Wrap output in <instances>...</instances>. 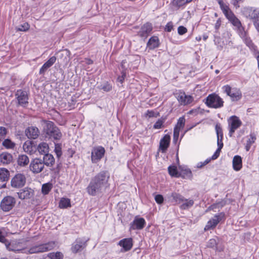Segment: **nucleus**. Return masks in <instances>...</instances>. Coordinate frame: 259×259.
<instances>
[{
    "label": "nucleus",
    "instance_id": "14",
    "mask_svg": "<svg viewBox=\"0 0 259 259\" xmlns=\"http://www.w3.org/2000/svg\"><path fill=\"white\" fill-rule=\"evenodd\" d=\"M146 224L145 219L143 218L136 217L134 221L130 224V230H142Z\"/></svg>",
    "mask_w": 259,
    "mask_h": 259
},
{
    "label": "nucleus",
    "instance_id": "33",
    "mask_svg": "<svg viewBox=\"0 0 259 259\" xmlns=\"http://www.w3.org/2000/svg\"><path fill=\"white\" fill-rule=\"evenodd\" d=\"M29 162V158L25 155H19L17 158V164L21 166L27 165Z\"/></svg>",
    "mask_w": 259,
    "mask_h": 259
},
{
    "label": "nucleus",
    "instance_id": "16",
    "mask_svg": "<svg viewBox=\"0 0 259 259\" xmlns=\"http://www.w3.org/2000/svg\"><path fill=\"white\" fill-rule=\"evenodd\" d=\"M186 119L184 116L180 117L177 121V123L174 129V139L177 140L179 138L180 132L185 124Z\"/></svg>",
    "mask_w": 259,
    "mask_h": 259
},
{
    "label": "nucleus",
    "instance_id": "2",
    "mask_svg": "<svg viewBox=\"0 0 259 259\" xmlns=\"http://www.w3.org/2000/svg\"><path fill=\"white\" fill-rule=\"evenodd\" d=\"M218 4L226 18L236 28V30L239 36L241 38L245 37L248 34L247 32L245 30L240 20L235 16L229 6L222 0H219Z\"/></svg>",
    "mask_w": 259,
    "mask_h": 259
},
{
    "label": "nucleus",
    "instance_id": "62",
    "mask_svg": "<svg viewBox=\"0 0 259 259\" xmlns=\"http://www.w3.org/2000/svg\"><path fill=\"white\" fill-rule=\"evenodd\" d=\"M241 1H242V0H233L232 4L234 7H236V8H238L240 7L239 5V3Z\"/></svg>",
    "mask_w": 259,
    "mask_h": 259
},
{
    "label": "nucleus",
    "instance_id": "40",
    "mask_svg": "<svg viewBox=\"0 0 259 259\" xmlns=\"http://www.w3.org/2000/svg\"><path fill=\"white\" fill-rule=\"evenodd\" d=\"M48 257L50 259H63L64 255L63 254L60 252H53L48 254Z\"/></svg>",
    "mask_w": 259,
    "mask_h": 259
},
{
    "label": "nucleus",
    "instance_id": "38",
    "mask_svg": "<svg viewBox=\"0 0 259 259\" xmlns=\"http://www.w3.org/2000/svg\"><path fill=\"white\" fill-rule=\"evenodd\" d=\"M9 171L5 168H0V181L5 182L8 180Z\"/></svg>",
    "mask_w": 259,
    "mask_h": 259
},
{
    "label": "nucleus",
    "instance_id": "36",
    "mask_svg": "<svg viewBox=\"0 0 259 259\" xmlns=\"http://www.w3.org/2000/svg\"><path fill=\"white\" fill-rule=\"evenodd\" d=\"M168 172L169 175L172 177L180 178V172L175 165H170L168 167Z\"/></svg>",
    "mask_w": 259,
    "mask_h": 259
},
{
    "label": "nucleus",
    "instance_id": "43",
    "mask_svg": "<svg viewBox=\"0 0 259 259\" xmlns=\"http://www.w3.org/2000/svg\"><path fill=\"white\" fill-rule=\"evenodd\" d=\"M26 183V178L22 174H17V187L23 186Z\"/></svg>",
    "mask_w": 259,
    "mask_h": 259
},
{
    "label": "nucleus",
    "instance_id": "21",
    "mask_svg": "<svg viewBox=\"0 0 259 259\" xmlns=\"http://www.w3.org/2000/svg\"><path fill=\"white\" fill-rule=\"evenodd\" d=\"M26 135L29 139H35L39 134V131L36 127H28L25 131Z\"/></svg>",
    "mask_w": 259,
    "mask_h": 259
},
{
    "label": "nucleus",
    "instance_id": "57",
    "mask_svg": "<svg viewBox=\"0 0 259 259\" xmlns=\"http://www.w3.org/2000/svg\"><path fill=\"white\" fill-rule=\"evenodd\" d=\"M223 139V138H217L218 149H222L223 148L224 146Z\"/></svg>",
    "mask_w": 259,
    "mask_h": 259
},
{
    "label": "nucleus",
    "instance_id": "35",
    "mask_svg": "<svg viewBox=\"0 0 259 259\" xmlns=\"http://www.w3.org/2000/svg\"><path fill=\"white\" fill-rule=\"evenodd\" d=\"M183 203L180 205V208L182 210L188 209L192 207L194 203V200L193 199H187L184 198Z\"/></svg>",
    "mask_w": 259,
    "mask_h": 259
},
{
    "label": "nucleus",
    "instance_id": "23",
    "mask_svg": "<svg viewBox=\"0 0 259 259\" xmlns=\"http://www.w3.org/2000/svg\"><path fill=\"white\" fill-rule=\"evenodd\" d=\"M159 45L160 42L158 37L157 36H153L149 38L147 44V47L149 50H154L159 47Z\"/></svg>",
    "mask_w": 259,
    "mask_h": 259
},
{
    "label": "nucleus",
    "instance_id": "6",
    "mask_svg": "<svg viewBox=\"0 0 259 259\" xmlns=\"http://www.w3.org/2000/svg\"><path fill=\"white\" fill-rule=\"evenodd\" d=\"M222 90L232 102L239 101L242 98V92L239 88H232L229 84H226L222 87Z\"/></svg>",
    "mask_w": 259,
    "mask_h": 259
},
{
    "label": "nucleus",
    "instance_id": "10",
    "mask_svg": "<svg viewBox=\"0 0 259 259\" xmlns=\"http://www.w3.org/2000/svg\"><path fill=\"white\" fill-rule=\"evenodd\" d=\"M105 153V148L101 146L95 147L92 150L91 160L94 163H96L100 161L104 156Z\"/></svg>",
    "mask_w": 259,
    "mask_h": 259
},
{
    "label": "nucleus",
    "instance_id": "19",
    "mask_svg": "<svg viewBox=\"0 0 259 259\" xmlns=\"http://www.w3.org/2000/svg\"><path fill=\"white\" fill-rule=\"evenodd\" d=\"M170 142V137L168 134L165 135L159 142V150L162 153H165Z\"/></svg>",
    "mask_w": 259,
    "mask_h": 259
},
{
    "label": "nucleus",
    "instance_id": "13",
    "mask_svg": "<svg viewBox=\"0 0 259 259\" xmlns=\"http://www.w3.org/2000/svg\"><path fill=\"white\" fill-rule=\"evenodd\" d=\"M29 168L34 174L39 173L44 168V163L41 159L35 158L31 161Z\"/></svg>",
    "mask_w": 259,
    "mask_h": 259
},
{
    "label": "nucleus",
    "instance_id": "41",
    "mask_svg": "<svg viewBox=\"0 0 259 259\" xmlns=\"http://www.w3.org/2000/svg\"><path fill=\"white\" fill-rule=\"evenodd\" d=\"M166 118L165 117H161L160 118L158 119L156 122L154 123L153 125V128L154 129H160L162 127H163V124L165 121Z\"/></svg>",
    "mask_w": 259,
    "mask_h": 259
},
{
    "label": "nucleus",
    "instance_id": "20",
    "mask_svg": "<svg viewBox=\"0 0 259 259\" xmlns=\"http://www.w3.org/2000/svg\"><path fill=\"white\" fill-rule=\"evenodd\" d=\"M118 244L123 248L124 251H128L133 247V240L132 238H124L120 240Z\"/></svg>",
    "mask_w": 259,
    "mask_h": 259
},
{
    "label": "nucleus",
    "instance_id": "55",
    "mask_svg": "<svg viewBox=\"0 0 259 259\" xmlns=\"http://www.w3.org/2000/svg\"><path fill=\"white\" fill-rule=\"evenodd\" d=\"M121 75L118 76L117 78V81L120 82L121 83H122L124 82V80L125 79V78L126 77V73L124 71H122Z\"/></svg>",
    "mask_w": 259,
    "mask_h": 259
},
{
    "label": "nucleus",
    "instance_id": "9",
    "mask_svg": "<svg viewBox=\"0 0 259 259\" xmlns=\"http://www.w3.org/2000/svg\"><path fill=\"white\" fill-rule=\"evenodd\" d=\"M89 239L84 238H77L72 244L71 251L74 253L80 252L86 248Z\"/></svg>",
    "mask_w": 259,
    "mask_h": 259
},
{
    "label": "nucleus",
    "instance_id": "52",
    "mask_svg": "<svg viewBox=\"0 0 259 259\" xmlns=\"http://www.w3.org/2000/svg\"><path fill=\"white\" fill-rule=\"evenodd\" d=\"M155 200L157 204H161L163 202V197L161 194H157L155 196Z\"/></svg>",
    "mask_w": 259,
    "mask_h": 259
},
{
    "label": "nucleus",
    "instance_id": "8",
    "mask_svg": "<svg viewBox=\"0 0 259 259\" xmlns=\"http://www.w3.org/2000/svg\"><path fill=\"white\" fill-rule=\"evenodd\" d=\"M229 127V135L232 137L236 130L239 128L242 123L239 118L236 115H232L228 119Z\"/></svg>",
    "mask_w": 259,
    "mask_h": 259
},
{
    "label": "nucleus",
    "instance_id": "22",
    "mask_svg": "<svg viewBox=\"0 0 259 259\" xmlns=\"http://www.w3.org/2000/svg\"><path fill=\"white\" fill-rule=\"evenodd\" d=\"M33 192L31 189L25 188L17 192V195L21 199H29L32 195Z\"/></svg>",
    "mask_w": 259,
    "mask_h": 259
},
{
    "label": "nucleus",
    "instance_id": "27",
    "mask_svg": "<svg viewBox=\"0 0 259 259\" xmlns=\"http://www.w3.org/2000/svg\"><path fill=\"white\" fill-rule=\"evenodd\" d=\"M23 148L25 152L30 154L33 153L35 151V147L32 141H26L23 145Z\"/></svg>",
    "mask_w": 259,
    "mask_h": 259
},
{
    "label": "nucleus",
    "instance_id": "37",
    "mask_svg": "<svg viewBox=\"0 0 259 259\" xmlns=\"http://www.w3.org/2000/svg\"><path fill=\"white\" fill-rule=\"evenodd\" d=\"M171 197L176 204H180L184 201V197L179 193L176 192L172 193Z\"/></svg>",
    "mask_w": 259,
    "mask_h": 259
},
{
    "label": "nucleus",
    "instance_id": "59",
    "mask_svg": "<svg viewBox=\"0 0 259 259\" xmlns=\"http://www.w3.org/2000/svg\"><path fill=\"white\" fill-rule=\"evenodd\" d=\"M221 23H222V21H221V18H219L215 23V25H214V28L215 30H218L219 29L221 25Z\"/></svg>",
    "mask_w": 259,
    "mask_h": 259
},
{
    "label": "nucleus",
    "instance_id": "64",
    "mask_svg": "<svg viewBox=\"0 0 259 259\" xmlns=\"http://www.w3.org/2000/svg\"><path fill=\"white\" fill-rule=\"evenodd\" d=\"M16 175H15L14 177V178L12 179V180L11 181L12 186L14 187V188H16Z\"/></svg>",
    "mask_w": 259,
    "mask_h": 259
},
{
    "label": "nucleus",
    "instance_id": "5",
    "mask_svg": "<svg viewBox=\"0 0 259 259\" xmlns=\"http://www.w3.org/2000/svg\"><path fill=\"white\" fill-rule=\"evenodd\" d=\"M45 130L47 137L51 140H60L62 138V134L60 130L52 121L47 122Z\"/></svg>",
    "mask_w": 259,
    "mask_h": 259
},
{
    "label": "nucleus",
    "instance_id": "29",
    "mask_svg": "<svg viewBox=\"0 0 259 259\" xmlns=\"http://www.w3.org/2000/svg\"><path fill=\"white\" fill-rule=\"evenodd\" d=\"M49 146L48 144L45 142L40 143L37 147L38 152L42 155H45L48 153Z\"/></svg>",
    "mask_w": 259,
    "mask_h": 259
},
{
    "label": "nucleus",
    "instance_id": "45",
    "mask_svg": "<svg viewBox=\"0 0 259 259\" xmlns=\"http://www.w3.org/2000/svg\"><path fill=\"white\" fill-rule=\"evenodd\" d=\"M57 156L59 158L62 155V147L60 144H56L55 146L54 150Z\"/></svg>",
    "mask_w": 259,
    "mask_h": 259
},
{
    "label": "nucleus",
    "instance_id": "54",
    "mask_svg": "<svg viewBox=\"0 0 259 259\" xmlns=\"http://www.w3.org/2000/svg\"><path fill=\"white\" fill-rule=\"evenodd\" d=\"M102 89L104 91L108 92L111 90L112 86L110 83L107 82L102 86Z\"/></svg>",
    "mask_w": 259,
    "mask_h": 259
},
{
    "label": "nucleus",
    "instance_id": "34",
    "mask_svg": "<svg viewBox=\"0 0 259 259\" xmlns=\"http://www.w3.org/2000/svg\"><path fill=\"white\" fill-rule=\"evenodd\" d=\"M179 175L180 177H181L183 179L191 178L192 177V171L189 168H181Z\"/></svg>",
    "mask_w": 259,
    "mask_h": 259
},
{
    "label": "nucleus",
    "instance_id": "49",
    "mask_svg": "<svg viewBox=\"0 0 259 259\" xmlns=\"http://www.w3.org/2000/svg\"><path fill=\"white\" fill-rule=\"evenodd\" d=\"M174 25L171 21H169L166 24L164 27V30L166 32H170L173 30Z\"/></svg>",
    "mask_w": 259,
    "mask_h": 259
},
{
    "label": "nucleus",
    "instance_id": "30",
    "mask_svg": "<svg viewBox=\"0 0 259 259\" xmlns=\"http://www.w3.org/2000/svg\"><path fill=\"white\" fill-rule=\"evenodd\" d=\"M12 160V156L8 153L4 152L0 155V161L3 164H8Z\"/></svg>",
    "mask_w": 259,
    "mask_h": 259
},
{
    "label": "nucleus",
    "instance_id": "60",
    "mask_svg": "<svg viewBox=\"0 0 259 259\" xmlns=\"http://www.w3.org/2000/svg\"><path fill=\"white\" fill-rule=\"evenodd\" d=\"M221 149H217L213 155L212 156V159H216L220 155Z\"/></svg>",
    "mask_w": 259,
    "mask_h": 259
},
{
    "label": "nucleus",
    "instance_id": "46",
    "mask_svg": "<svg viewBox=\"0 0 259 259\" xmlns=\"http://www.w3.org/2000/svg\"><path fill=\"white\" fill-rule=\"evenodd\" d=\"M5 245L7 248L10 251H15L16 246L14 242H8V241H5Z\"/></svg>",
    "mask_w": 259,
    "mask_h": 259
},
{
    "label": "nucleus",
    "instance_id": "12",
    "mask_svg": "<svg viewBox=\"0 0 259 259\" xmlns=\"http://www.w3.org/2000/svg\"><path fill=\"white\" fill-rule=\"evenodd\" d=\"M16 201L15 198L11 196L5 197L1 202L0 207L4 211L10 210L14 206Z\"/></svg>",
    "mask_w": 259,
    "mask_h": 259
},
{
    "label": "nucleus",
    "instance_id": "26",
    "mask_svg": "<svg viewBox=\"0 0 259 259\" xmlns=\"http://www.w3.org/2000/svg\"><path fill=\"white\" fill-rule=\"evenodd\" d=\"M233 167L236 171L240 170L242 167V158L239 155H235L233 159Z\"/></svg>",
    "mask_w": 259,
    "mask_h": 259
},
{
    "label": "nucleus",
    "instance_id": "39",
    "mask_svg": "<svg viewBox=\"0 0 259 259\" xmlns=\"http://www.w3.org/2000/svg\"><path fill=\"white\" fill-rule=\"evenodd\" d=\"M53 188V184L51 183L44 184L41 187V193L44 195H48Z\"/></svg>",
    "mask_w": 259,
    "mask_h": 259
},
{
    "label": "nucleus",
    "instance_id": "25",
    "mask_svg": "<svg viewBox=\"0 0 259 259\" xmlns=\"http://www.w3.org/2000/svg\"><path fill=\"white\" fill-rule=\"evenodd\" d=\"M242 39L246 45L250 49L251 51L253 52V53L258 51L257 46L253 44L248 34L246 35L245 37L242 38Z\"/></svg>",
    "mask_w": 259,
    "mask_h": 259
},
{
    "label": "nucleus",
    "instance_id": "53",
    "mask_svg": "<svg viewBox=\"0 0 259 259\" xmlns=\"http://www.w3.org/2000/svg\"><path fill=\"white\" fill-rule=\"evenodd\" d=\"M187 29L183 26H180L178 28V33L181 35L187 33Z\"/></svg>",
    "mask_w": 259,
    "mask_h": 259
},
{
    "label": "nucleus",
    "instance_id": "63",
    "mask_svg": "<svg viewBox=\"0 0 259 259\" xmlns=\"http://www.w3.org/2000/svg\"><path fill=\"white\" fill-rule=\"evenodd\" d=\"M253 55L256 58L257 61V67L259 70V51L255 52V53H254Z\"/></svg>",
    "mask_w": 259,
    "mask_h": 259
},
{
    "label": "nucleus",
    "instance_id": "3",
    "mask_svg": "<svg viewBox=\"0 0 259 259\" xmlns=\"http://www.w3.org/2000/svg\"><path fill=\"white\" fill-rule=\"evenodd\" d=\"M57 245L55 241H51L45 243L39 244L30 247L28 252L30 254L48 252L54 249Z\"/></svg>",
    "mask_w": 259,
    "mask_h": 259
},
{
    "label": "nucleus",
    "instance_id": "56",
    "mask_svg": "<svg viewBox=\"0 0 259 259\" xmlns=\"http://www.w3.org/2000/svg\"><path fill=\"white\" fill-rule=\"evenodd\" d=\"M198 112L199 108L192 109L187 112V114L196 115L198 114Z\"/></svg>",
    "mask_w": 259,
    "mask_h": 259
},
{
    "label": "nucleus",
    "instance_id": "18",
    "mask_svg": "<svg viewBox=\"0 0 259 259\" xmlns=\"http://www.w3.org/2000/svg\"><path fill=\"white\" fill-rule=\"evenodd\" d=\"M153 29L152 25L149 22L145 23L138 32V35L141 37L147 38L151 33Z\"/></svg>",
    "mask_w": 259,
    "mask_h": 259
},
{
    "label": "nucleus",
    "instance_id": "31",
    "mask_svg": "<svg viewBox=\"0 0 259 259\" xmlns=\"http://www.w3.org/2000/svg\"><path fill=\"white\" fill-rule=\"evenodd\" d=\"M71 206L70 199L67 198H62L59 202V207L62 209L67 208Z\"/></svg>",
    "mask_w": 259,
    "mask_h": 259
},
{
    "label": "nucleus",
    "instance_id": "44",
    "mask_svg": "<svg viewBox=\"0 0 259 259\" xmlns=\"http://www.w3.org/2000/svg\"><path fill=\"white\" fill-rule=\"evenodd\" d=\"M217 138H223V132L220 124L217 123L215 126Z\"/></svg>",
    "mask_w": 259,
    "mask_h": 259
},
{
    "label": "nucleus",
    "instance_id": "58",
    "mask_svg": "<svg viewBox=\"0 0 259 259\" xmlns=\"http://www.w3.org/2000/svg\"><path fill=\"white\" fill-rule=\"evenodd\" d=\"M174 2L175 3V5L179 7L182 6L185 3H186L185 2V0H174Z\"/></svg>",
    "mask_w": 259,
    "mask_h": 259
},
{
    "label": "nucleus",
    "instance_id": "7",
    "mask_svg": "<svg viewBox=\"0 0 259 259\" xmlns=\"http://www.w3.org/2000/svg\"><path fill=\"white\" fill-rule=\"evenodd\" d=\"M225 219V214L224 212L215 214L207 222L204 228V230L205 231H207L214 230L221 222L224 221Z\"/></svg>",
    "mask_w": 259,
    "mask_h": 259
},
{
    "label": "nucleus",
    "instance_id": "1",
    "mask_svg": "<svg viewBox=\"0 0 259 259\" xmlns=\"http://www.w3.org/2000/svg\"><path fill=\"white\" fill-rule=\"evenodd\" d=\"M110 176L106 171H102L93 178L87 188L88 194L92 196L96 195L97 192L100 191L103 188L109 187L108 181Z\"/></svg>",
    "mask_w": 259,
    "mask_h": 259
},
{
    "label": "nucleus",
    "instance_id": "28",
    "mask_svg": "<svg viewBox=\"0 0 259 259\" xmlns=\"http://www.w3.org/2000/svg\"><path fill=\"white\" fill-rule=\"evenodd\" d=\"M55 158L53 155L49 153L44 155L42 160L44 165L52 166L55 163Z\"/></svg>",
    "mask_w": 259,
    "mask_h": 259
},
{
    "label": "nucleus",
    "instance_id": "50",
    "mask_svg": "<svg viewBox=\"0 0 259 259\" xmlns=\"http://www.w3.org/2000/svg\"><path fill=\"white\" fill-rule=\"evenodd\" d=\"M7 133V129L5 127L0 126V141L5 138Z\"/></svg>",
    "mask_w": 259,
    "mask_h": 259
},
{
    "label": "nucleus",
    "instance_id": "24",
    "mask_svg": "<svg viewBox=\"0 0 259 259\" xmlns=\"http://www.w3.org/2000/svg\"><path fill=\"white\" fill-rule=\"evenodd\" d=\"M57 58L55 56L51 57L39 69V74H43L49 68L52 66L56 61Z\"/></svg>",
    "mask_w": 259,
    "mask_h": 259
},
{
    "label": "nucleus",
    "instance_id": "47",
    "mask_svg": "<svg viewBox=\"0 0 259 259\" xmlns=\"http://www.w3.org/2000/svg\"><path fill=\"white\" fill-rule=\"evenodd\" d=\"M217 242L215 239L212 238L210 239L207 242V247L208 248H214L217 247Z\"/></svg>",
    "mask_w": 259,
    "mask_h": 259
},
{
    "label": "nucleus",
    "instance_id": "51",
    "mask_svg": "<svg viewBox=\"0 0 259 259\" xmlns=\"http://www.w3.org/2000/svg\"><path fill=\"white\" fill-rule=\"evenodd\" d=\"M159 113H158L156 115L154 111L150 110H148L145 114L146 117H148L149 118L153 117H157Z\"/></svg>",
    "mask_w": 259,
    "mask_h": 259
},
{
    "label": "nucleus",
    "instance_id": "15",
    "mask_svg": "<svg viewBox=\"0 0 259 259\" xmlns=\"http://www.w3.org/2000/svg\"><path fill=\"white\" fill-rule=\"evenodd\" d=\"M28 94L25 91H17V102L22 107H25L28 104Z\"/></svg>",
    "mask_w": 259,
    "mask_h": 259
},
{
    "label": "nucleus",
    "instance_id": "4",
    "mask_svg": "<svg viewBox=\"0 0 259 259\" xmlns=\"http://www.w3.org/2000/svg\"><path fill=\"white\" fill-rule=\"evenodd\" d=\"M204 103L209 108L218 109L224 106V101L218 94L213 93L208 95Z\"/></svg>",
    "mask_w": 259,
    "mask_h": 259
},
{
    "label": "nucleus",
    "instance_id": "32",
    "mask_svg": "<svg viewBox=\"0 0 259 259\" xmlns=\"http://www.w3.org/2000/svg\"><path fill=\"white\" fill-rule=\"evenodd\" d=\"M256 136L254 134H250L249 137L246 141L245 148L246 151H249L250 149L251 145L255 143L256 140Z\"/></svg>",
    "mask_w": 259,
    "mask_h": 259
},
{
    "label": "nucleus",
    "instance_id": "42",
    "mask_svg": "<svg viewBox=\"0 0 259 259\" xmlns=\"http://www.w3.org/2000/svg\"><path fill=\"white\" fill-rule=\"evenodd\" d=\"M2 145L6 149H13L15 146V143L9 139H5Z\"/></svg>",
    "mask_w": 259,
    "mask_h": 259
},
{
    "label": "nucleus",
    "instance_id": "11",
    "mask_svg": "<svg viewBox=\"0 0 259 259\" xmlns=\"http://www.w3.org/2000/svg\"><path fill=\"white\" fill-rule=\"evenodd\" d=\"M177 95V100L181 105H188L194 101V98L192 96L186 95L185 92L182 90L179 91Z\"/></svg>",
    "mask_w": 259,
    "mask_h": 259
},
{
    "label": "nucleus",
    "instance_id": "17",
    "mask_svg": "<svg viewBox=\"0 0 259 259\" xmlns=\"http://www.w3.org/2000/svg\"><path fill=\"white\" fill-rule=\"evenodd\" d=\"M246 12L248 13V17L252 20L253 25L256 22H259V8L251 7L248 8Z\"/></svg>",
    "mask_w": 259,
    "mask_h": 259
},
{
    "label": "nucleus",
    "instance_id": "48",
    "mask_svg": "<svg viewBox=\"0 0 259 259\" xmlns=\"http://www.w3.org/2000/svg\"><path fill=\"white\" fill-rule=\"evenodd\" d=\"M30 26L28 23H24L23 24L20 25L19 27L17 29V30L26 31L29 29Z\"/></svg>",
    "mask_w": 259,
    "mask_h": 259
},
{
    "label": "nucleus",
    "instance_id": "61",
    "mask_svg": "<svg viewBox=\"0 0 259 259\" xmlns=\"http://www.w3.org/2000/svg\"><path fill=\"white\" fill-rule=\"evenodd\" d=\"M2 230L3 229H0V242L4 243L6 240Z\"/></svg>",
    "mask_w": 259,
    "mask_h": 259
}]
</instances>
